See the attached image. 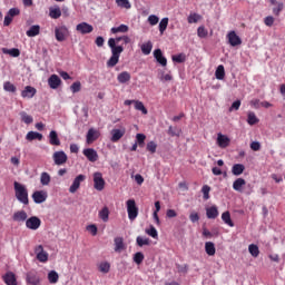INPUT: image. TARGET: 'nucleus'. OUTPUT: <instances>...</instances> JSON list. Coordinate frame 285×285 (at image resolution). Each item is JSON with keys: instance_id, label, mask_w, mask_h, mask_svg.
Segmentation results:
<instances>
[{"instance_id": "obj_42", "label": "nucleus", "mask_w": 285, "mask_h": 285, "mask_svg": "<svg viewBox=\"0 0 285 285\" xmlns=\"http://www.w3.org/2000/svg\"><path fill=\"white\" fill-rule=\"evenodd\" d=\"M202 193H203V199L205 202H208V199H210V186L204 185L202 187Z\"/></svg>"}, {"instance_id": "obj_19", "label": "nucleus", "mask_w": 285, "mask_h": 285, "mask_svg": "<svg viewBox=\"0 0 285 285\" xmlns=\"http://www.w3.org/2000/svg\"><path fill=\"white\" fill-rule=\"evenodd\" d=\"M154 57H155L156 61L158 63H160V66H163V67L168 66V59H166V57H164V52H161V49H156L154 51Z\"/></svg>"}, {"instance_id": "obj_41", "label": "nucleus", "mask_w": 285, "mask_h": 285, "mask_svg": "<svg viewBox=\"0 0 285 285\" xmlns=\"http://www.w3.org/2000/svg\"><path fill=\"white\" fill-rule=\"evenodd\" d=\"M48 281L50 284H57L59 282V274L55 271L49 272Z\"/></svg>"}, {"instance_id": "obj_21", "label": "nucleus", "mask_w": 285, "mask_h": 285, "mask_svg": "<svg viewBox=\"0 0 285 285\" xmlns=\"http://www.w3.org/2000/svg\"><path fill=\"white\" fill-rule=\"evenodd\" d=\"M2 279L7 285H17V276L12 272L6 273V275L2 276Z\"/></svg>"}, {"instance_id": "obj_37", "label": "nucleus", "mask_w": 285, "mask_h": 285, "mask_svg": "<svg viewBox=\"0 0 285 285\" xmlns=\"http://www.w3.org/2000/svg\"><path fill=\"white\" fill-rule=\"evenodd\" d=\"M99 217H100V219H102V222H108V219L110 217V210L108 209V207H104L99 212Z\"/></svg>"}, {"instance_id": "obj_3", "label": "nucleus", "mask_w": 285, "mask_h": 285, "mask_svg": "<svg viewBox=\"0 0 285 285\" xmlns=\"http://www.w3.org/2000/svg\"><path fill=\"white\" fill-rule=\"evenodd\" d=\"M127 205V213L130 222H135L137 217L139 216V207H137V203L135 199H128L126 202Z\"/></svg>"}, {"instance_id": "obj_7", "label": "nucleus", "mask_w": 285, "mask_h": 285, "mask_svg": "<svg viewBox=\"0 0 285 285\" xmlns=\"http://www.w3.org/2000/svg\"><path fill=\"white\" fill-rule=\"evenodd\" d=\"M55 35H56L57 41H66L69 35L68 28L66 26L56 27Z\"/></svg>"}, {"instance_id": "obj_30", "label": "nucleus", "mask_w": 285, "mask_h": 285, "mask_svg": "<svg viewBox=\"0 0 285 285\" xmlns=\"http://www.w3.org/2000/svg\"><path fill=\"white\" fill-rule=\"evenodd\" d=\"M244 186H246V180L244 178H237L234 183H233V188L237 191V193H242V188H244Z\"/></svg>"}, {"instance_id": "obj_46", "label": "nucleus", "mask_w": 285, "mask_h": 285, "mask_svg": "<svg viewBox=\"0 0 285 285\" xmlns=\"http://www.w3.org/2000/svg\"><path fill=\"white\" fill-rule=\"evenodd\" d=\"M188 23H198L202 21V16L198 13H190L187 18Z\"/></svg>"}, {"instance_id": "obj_29", "label": "nucleus", "mask_w": 285, "mask_h": 285, "mask_svg": "<svg viewBox=\"0 0 285 285\" xmlns=\"http://www.w3.org/2000/svg\"><path fill=\"white\" fill-rule=\"evenodd\" d=\"M26 139L27 141H35V139L41 141L43 139V135L37 131H29L26 136Z\"/></svg>"}, {"instance_id": "obj_62", "label": "nucleus", "mask_w": 285, "mask_h": 285, "mask_svg": "<svg viewBox=\"0 0 285 285\" xmlns=\"http://www.w3.org/2000/svg\"><path fill=\"white\" fill-rule=\"evenodd\" d=\"M282 10H284V3L283 2H278L277 7H275L273 9V12L276 17H279V12H282Z\"/></svg>"}, {"instance_id": "obj_26", "label": "nucleus", "mask_w": 285, "mask_h": 285, "mask_svg": "<svg viewBox=\"0 0 285 285\" xmlns=\"http://www.w3.org/2000/svg\"><path fill=\"white\" fill-rule=\"evenodd\" d=\"M130 79H132V76L128 71H121L117 76V81L120 83H128V81H130Z\"/></svg>"}, {"instance_id": "obj_38", "label": "nucleus", "mask_w": 285, "mask_h": 285, "mask_svg": "<svg viewBox=\"0 0 285 285\" xmlns=\"http://www.w3.org/2000/svg\"><path fill=\"white\" fill-rule=\"evenodd\" d=\"M168 28V18H163L159 22L158 29L160 35H164Z\"/></svg>"}, {"instance_id": "obj_48", "label": "nucleus", "mask_w": 285, "mask_h": 285, "mask_svg": "<svg viewBox=\"0 0 285 285\" xmlns=\"http://www.w3.org/2000/svg\"><path fill=\"white\" fill-rule=\"evenodd\" d=\"M40 184L42 186H48L50 184V174L43 171L40 176Z\"/></svg>"}, {"instance_id": "obj_10", "label": "nucleus", "mask_w": 285, "mask_h": 285, "mask_svg": "<svg viewBox=\"0 0 285 285\" xmlns=\"http://www.w3.org/2000/svg\"><path fill=\"white\" fill-rule=\"evenodd\" d=\"M26 282L27 284H30V285H38L39 282H41V278L39 277V274L37 273V271L33 269L27 273Z\"/></svg>"}, {"instance_id": "obj_59", "label": "nucleus", "mask_w": 285, "mask_h": 285, "mask_svg": "<svg viewBox=\"0 0 285 285\" xmlns=\"http://www.w3.org/2000/svg\"><path fill=\"white\" fill-rule=\"evenodd\" d=\"M136 139H137L138 146H140V148H142V146H144L145 141H146V135L137 134L136 135Z\"/></svg>"}, {"instance_id": "obj_17", "label": "nucleus", "mask_w": 285, "mask_h": 285, "mask_svg": "<svg viewBox=\"0 0 285 285\" xmlns=\"http://www.w3.org/2000/svg\"><path fill=\"white\" fill-rule=\"evenodd\" d=\"M216 144L219 148H228L230 146V138L226 135L218 134Z\"/></svg>"}, {"instance_id": "obj_55", "label": "nucleus", "mask_w": 285, "mask_h": 285, "mask_svg": "<svg viewBox=\"0 0 285 285\" xmlns=\"http://www.w3.org/2000/svg\"><path fill=\"white\" fill-rule=\"evenodd\" d=\"M171 59L176 63H184V61H186V56L184 53H179V55L173 56Z\"/></svg>"}, {"instance_id": "obj_8", "label": "nucleus", "mask_w": 285, "mask_h": 285, "mask_svg": "<svg viewBox=\"0 0 285 285\" xmlns=\"http://www.w3.org/2000/svg\"><path fill=\"white\" fill-rule=\"evenodd\" d=\"M99 137H101V132L98 129L90 128L87 131L86 141L88 145L95 144V141H97V139H99Z\"/></svg>"}, {"instance_id": "obj_35", "label": "nucleus", "mask_w": 285, "mask_h": 285, "mask_svg": "<svg viewBox=\"0 0 285 285\" xmlns=\"http://www.w3.org/2000/svg\"><path fill=\"white\" fill-rule=\"evenodd\" d=\"M49 17L51 19H59V17H61V9L59 7L50 8L49 9Z\"/></svg>"}, {"instance_id": "obj_4", "label": "nucleus", "mask_w": 285, "mask_h": 285, "mask_svg": "<svg viewBox=\"0 0 285 285\" xmlns=\"http://www.w3.org/2000/svg\"><path fill=\"white\" fill-rule=\"evenodd\" d=\"M94 187L96 190H104L106 188V180L104 179V175L99 171L94 174Z\"/></svg>"}, {"instance_id": "obj_15", "label": "nucleus", "mask_w": 285, "mask_h": 285, "mask_svg": "<svg viewBox=\"0 0 285 285\" xmlns=\"http://www.w3.org/2000/svg\"><path fill=\"white\" fill-rule=\"evenodd\" d=\"M227 39L229 46H232L233 48H235L236 46H242V38H239V36H237L235 31H229L227 35Z\"/></svg>"}, {"instance_id": "obj_32", "label": "nucleus", "mask_w": 285, "mask_h": 285, "mask_svg": "<svg viewBox=\"0 0 285 285\" xmlns=\"http://www.w3.org/2000/svg\"><path fill=\"white\" fill-rule=\"evenodd\" d=\"M215 77L216 79H218L219 81L224 80V78L226 77V70L224 69V65H219L215 71Z\"/></svg>"}, {"instance_id": "obj_27", "label": "nucleus", "mask_w": 285, "mask_h": 285, "mask_svg": "<svg viewBox=\"0 0 285 285\" xmlns=\"http://www.w3.org/2000/svg\"><path fill=\"white\" fill-rule=\"evenodd\" d=\"M205 252L209 257L215 256L217 253V249L215 248V243L213 242H206L205 243Z\"/></svg>"}, {"instance_id": "obj_34", "label": "nucleus", "mask_w": 285, "mask_h": 285, "mask_svg": "<svg viewBox=\"0 0 285 285\" xmlns=\"http://www.w3.org/2000/svg\"><path fill=\"white\" fill-rule=\"evenodd\" d=\"M222 219L225 224H227V226H230V228L235 226V223H233V219H230V212L223 213Z\"/></svg>"}, {"instance_id": "obj_28", "label": "nucleus", "mask_w": 285, "mask_h": 285, "mask_svg": "<svg viewBox=\"0 0 285 285\" xmlns=\"http://www.w3.org/2000/svg\"><path fill=\"white\" fill-rule=\"evenodd\" d=\"M244 170H246V167L243 164H235L232 167V174L235 175V177H239V175H243Z\"/></svg>"}, {"instance_id": "obj_40", "label": "nucleus", "mask_w": 285, "mask_h": 285, "mask_svg": "<svg viewBox=\"0 0 285 285\" xmlns=\"http://www.w3.org/2000/svg\"><path fill=\"white\" fill-rule=\"evenodd\" d=\"M248 252L252 255V257H259V247L255 244H250L248 246Z\"/></svg>"}, {"instance_id": "obj_54", "label": "nucleus", "mask_w": 285, "mask_h": 285, "mask_svg": "<svg viewBox=\"0 0 285 285\" xmlns=\"http://www.w3.org/2000/svg\"><path fill=\"white\" fill-rule=\"evenodd\" d=\"M134 262H135V264H137L138 266H139V264H142V262H144V253L137 252V253L134 255Z\"/></svg>"}, {"instance_id": "obj_6", "label": "nucleus", "mask_w": 285, "mask_h": 285, "mask_svg": "<svg viewBox=\"0 0 285 285\" xmlns=\"http://www.w3.org/2000/svg\"><path fill=\"white\" fill-rule=\"evenodd\" d=\"M41 226V219L37 216H31L26 220V227L29 228V230H39Z\"/></svg>"}, {"instance_id": "obj_61", "label": "nucleus", "mask_w": 285, "mask_h": 285, "mask_svg": "<svg viewBox=\"0 0 285 285\" xmlns=\"http://www.w3.org/2000/svg\"><path fill=\"white\" fill-rule=\"evenodd\" d=\"M11 19H14V17H19V14H21V11L18 8H11L8 13Z\"/></svg>"}, {"instance_id": "obj_24", "label": "nucleus", "mask_w": 285, "mask_h": 285, "mask_svg": "<svg viewBox=\"0 0 285 285\" xmlns=\"http://www.w3.org/2000/svg\"><path fill=\"white\" fill-rule=\"evenodd\" d=\"M115 244V253H121V250H126V244H124L122 237H116L114 239Z\"/></svg>"}, {"instance_id": "obj_13", "label": "nucleus", "mask_w": 285, "mask_h": 285, "mask_svg": "<svg viewBox=\"0 0 285 285\" xmlns=\"http://www.w3.org/2000/svg\"><path fill=\"white\" fill-rule=\"evenodd\" d=\"M35 253L37 255L38 262H41L42 264H46V262H48V254L46 250H43V245L36 246Z\"/></svg>"}, {"instance_id": "obj_49", "label": "nucleus", "mask_w": 285, "mask_h": 285, "mask_svg": "<svg viewBox=\"0 0 285 285\" xmlns=\"http://www.w3.org/2000/svg\"><path fill=\"white\" fill-rule=\"evenodd\" d=\"M111 32H112V35H117L119 32H128V26L120 24L119 27H112Z\"/></svg>"}, {"instance_id": "obj_63", "label": "nucleus", "mask_w": 285, "mask_h": 285, "mask_svg": "<svg viewBox=\"0 0 285 285\" xmlns=\"http://www.w3.org/2000/svg\"><path fill=\"white\" fill-rule=\"evenodd\" d=\"M264 23L265 26H267L268 28L273 27V24L275 23V18H273V16H268L264 19Z\"/></svg>"}, {"instance_id": "obj_23", "label": "nucleus", "mask_w": 285, "mask_h": 285, "mask_svg": "<svg viewBox=\"0 0 285 285\" xmlns=\"http://www.w3.org/2000/svg\"><path fill=\"white\" fill-rule=\"evenodd\" d=\"M13 222H28V213L26 210H18L12 216Z\"/></svg>"}, {"instance_id": "obj_57", "label": "nucleus", "mask_w": 285, "mask_h": 285, "mask_svg": "<svg viewBox=\"0 0 285 285\" xmlns=\"http://www.w3.org/2000/svg\"><path fill=\"white\" fill-rule=\"evenodd\" d=\"M3 52H6L7 55H10V57H19V55H21V51H19V49L13 48V49H3Z\"/></svg>"}, {"instance_id": "obj_16", "label": "nucleus", "mask_w": 285, "mask_h": 285, "mask_svg": "<svg viewBox=\"0 0 285 285\" xmlns=\"http://www.w3.org/2000/svg\"><path fill=\"white\" fill-rule=\"evenodd\" d=\"M124 135H126V128L122 127L120 129H112L110 141H112V144H117V141H119Z\"/></svg>"}, {"instance_id": "obj_36", "label": "nucleus", "mask_w": 285, "mask_h": 285, "mask_svg": "<svg viewBox=\"0 0 285 285\" xmlns=\"http://www.w3.org/2000/svg\"><path fill=\"white\" fill-rule=\"evenodd\" d=\"M20 117H21V121H23V124H27V125H30L35 121L32 116L28 115L26 111H21Z\"/></svg>"}, {"instance_id": "obj_20", "label": "nucleus", "mask_w": 285, "mask_h": 285, "mask_svg": "<svg viewBox=\"0 0 285 285\" xmlns=\"http://www.w3.org/2000/svg\"><path fill=\"white\" fill-rule=\"evenodd\" d=\"M48 83L52 90H57V88L61 86V78H59L57 75H51L48 79Z\"/></svg>"}, {"instance_id": "obj_52", "label": "nucleus", "mask_w": 285, "mask_h": 285, "mask_svg": "<svg viewBox=\"0 0 285 285\" xmlns=\"http://www.w3.org/2000/svg\"><path fill=\"white\" fill-rule=\"evenodd\" d=\"M197 36L200 38V39H206V37H208V30L206 29V27H198L197 29Z\"/></svg>"}, {"instance_id": "obj_14", "label": "nucleus", "mask_w": 285, "mask_h": 285, "mask_svg": "<svg viewBox=\"0 0 285 285\" xmlns=\"http://www.w3.org/2000/svg\"><path fill=\"white\" fill-rule=\"evenodd\" d=\"M31 197H32L35 204H43V202H46V199H48V191L37 190L32 194Z\"/></svg>"}, {"instance_id": "obj_45", "label": "nucleus", "mask_w": 285, "mask_h": 285, "mask_svg": "<svg viewBox=\"0 0 285 285\" xmlns=\"http://www.w3.org/2000/svg\"><path fill=\"white\" fill-rule=\"evenodd\" d=\"M118 8H125L126 10H130L132 6L129 0H116Z\"/></svg>"}, {"instance_id": "obj_43", "label": "nucleus", "mask_w": 285, "mask_h": 285, "mask_svg": "<svg viewBox=\"0 0 285 285\" xmlns=\"http://www.w3.org/2000/svg\"><path fill=\"white\" fill-rule=\"evenodd\" d=\"M98 271L105 274L110 273V263L108 262L100 263L98 266Z\"/></svg>"}, {"instance_id": "obj_18", "label": "nucleus", "mask_w": 285, "mask_h": 285, "mask_svg": "<svg viewBox=\"0 0 285 285\" xmlns=\"http://www.w3.org/2000/svg\"><path fill=\"white\" fill-rule=\"evenodd\" d=\"M37 95V89L32 86H26L24 89L21 91V97L23 99H32Z\"/></svg>"}, {"instance_id": "obj_56", "label": "nucleus", "mask_w": 285, "mask_h": 285, "mask_svg": "<svg viewBox=\"0 0 285 285\" xmlns=\"http://www.w3.org/2000/svg\"><path fill=\"white\" fill-rule=\"evenodd\" d=\"M147 150H148V153H151V155H155V153H157V142L149 141L147 144Z\"/></svg>"}, {"instance_id": "obj_39", "label": "nucleus", "mask_w": 285, "mask_h": 285, "mask_svg": "<svg viewBox=\"0 0 285 285\" xmlns=\"http://www.w3.org/2000/svg\"><path fill=\"white\" fill-rule=\"evenodd\" d=\"M167 132L170 137H179L181 135V129L177 128V127L169 126Z\"/></svg>"}, {"instance_id": "obj_47", "label": "nucleus", "mask_w": 285, "mask_h": 285, "mask_svg": "<svg viewBox=\"0 0 285 285\" xmlns=\"http://www.w3.org/2000/svg\"><path fill=\"white\" fill-rule=\"evenodd\" d=\"M142 55H150L153 52V42L148 41L141 46Z\"/></svg>"}, {"instance_id": "obj_11", "label": "nucleus", "mask_w": 285, "mask_h": 285, "mask_svg": "<svg viewBox=\"0 0 285 285\" xmlns=\"http://www.w3.org/2000/svg\"><path fill=\"white\" fill-rule=\"evenodd\" d=\"M76 30L80 32V35H90L95 28L88 22H80L76 26Z\"/></svg>"}, {"instance_id": "obj_33", "label": "nucleus", "mask_w": 285, "mask_h": 285, "mask_svg": "<svg viewBox=\"0 0 285 285\" xmlns=\"http://www.w3.org/2000/svg\"><path fill=\"white\" fill-rule=\"evenodd\" d=\"M247 124L249 126H255V124H259V118H257V116L255 115V112L249 111L247 114Z\"/></svg>"}, {"instance_id": "obj_9", "label": "nucleus", "mask_w": 285, "mask_h": 285, "mask_svg": "<svg viewBox=\"0 0 285 285\" xmlns=\"http://www.w3.org/2000/svg\"><path fill=\"white\" fill-rule=\"evenodd\" d=\"M81 181H86V176L83 174L78 175L75 179L71 186L69 187V193L75 194L77 190H79L81 186Z\"/></svg>"}, {"instance_id": "obj_25", "label": "nucleus", "mask_w": 285, "mask_h": 285, "mask_svg": "<svg viewBox=\"0 0 285 285\" xmlns=\"http://www.w3.org/2000/svg\"><path fill=\"white\" fill-rule=\"evenodd\" d=\"M207 219H217L219 217V210L217 209V206H212L206 209Z\"/></svg>"}, {"instance_id": "obj_5", "label": "nucleus", "mask_w": 285, "mask_h": 285, "mask_svg": "<svg viewBox=\"0 0 285 285\" xmlns=\"http://www.w3.org/2000/svg\"><path fill=\"white\" fill-rule=\"evenodd\" d=\"M52 159L56 166H63L68 161V155L63 150L55 151L52 155Z\"/></svg>"}, {"instance_id": "obj_12", "label": "nucleus", "mask_w": 285, "mask_h": 285, "mask_svg": "<svg viewBox=\"0 0 285 285\" xmlns=\"http://www.w3.org/2000/svg\"><path fill=\"white\" fill-rule=\"evenodd\" d=\"M82 155L88 159V161H91V164H95L99 159V154H97V150L94 148H86L82 150Z\"/></svg>"}, {"instance_id": "obj_50", "label": "nucleus", "mask_w": 285, "mask_h": 285, "mask_svg": "<svg viewBox=\"0 0 285 285\" xmlns=\"http://www.w3.org/2000/svg\"><path fill=\"white\" fill-rule=\"evenodd\" d=\"M3 90H6V92H17V87L12 82L6 81L3 83Z\"/></svg>"}, {"instance_id": "obj_2", "label": "nucleus", "mask_w": 285, "mask_h": 285, "mask_svg": "<svg viewBox=\"0 0 285 285\" xmlns=\"http://www.w3.org/2000/svg\"><path fill=\"white\" fill-rule=\"evenodd\" d=\"M13 188L16 193V199H18L20 204L28 206L30 204V199L28 198V188H26L24 185L18 181L13 183Z\"/></svg>"}, {"instance_id": "obj_64", "label": "nucleus", "mask_w": 285, "mask_h": 285, "mask_svg": "<svg viewBox=\"0 0 285 285\" xmlns=\"http://www.w3.org/2000/svg\"><path fill=\"white\" fill-rule=\"evenodd\" d=\"M87 230L95 237L97 235V225H88Z\"/></svg>"}, {"instance_id": "obj_51", "label": "nucleus", "mask_w": 285, "mask_h": 285, "mask_svg": "<svg viewBox=\"0 0 285 285\" xmlns=\"http://www.w3.org/2000/svg\"><path fill=\"white\" fill-rule=\"evenodd\" d=\"M136 242H137V244H138V246H150V238H144V237H141V236H138L137 238H136Z\"/></svg>"}, {"instance_id": "obj_53", "label": "nucleus", "mask_w": 285, "mask_h": 285, "mask_svg": "<svg viewBox=\"0 0 285 285\" xmlns=\"http://www.w3.org/2000/svg\"><path fill=\"white\" fill-rule=\"evenodd\" d=\"M145 233L149 235V237H153L154 239H157V237H159V234L157 233V228H155V226H150V228L146 229Z\"/></svg>"}, {"instance_id": "obj_44", "label": "nucleus", "mask_w": 285, "mask_h": 285, "mask_svg": "<svg viewBox=\"0 0 285 285\" xmlns=\"http://www.w3.org/2000/svg\"><path fill=\"white\" fill-rule=\"evenodd\" d=\"M136 110H140L142 115H148V109H146V106H144V102L136 100L134 101Z\"/></svg>"}, {"instance_id": "obj_22", "label": "nucleus", "mask_w": 285, "mask_h": 285, "mask_svg": "<svg viewBox=\"0 0 285 285\" xmlns=\"http://www.w3.org/2000/svg\"><path fill=\"white\" fill-rule=\"evenodd\" d=\"M49 144L51 146H61V140L59 139V134H57V131L51 130L49 132Z\"/></svg>"}, {"instance_id": "obj_60", "label": "nucleus", "mask_w": 285, "mask_h": 285, "mask_svg": "<svg viewBox=\"0 0 285 285\" xmlns=\"http://www.w3.org/2000/svg\"><path fill=\"white\" fill-rule=\"evenodd\" d=\"M148 23L151 26H157V23H159V17L155 16V14H150L147 19Z\"/></svg>"}, {"instance_id": "obj_1", "label": "nucleus", "mask_w": 285, "mask_h": 285, "mask_svg": "<svg viewBox=\"0 0 285 285\" xmlns=\"http://www.w3.org/2000/svg\"><path fill=\"white\" fill-rule=\"evenodd\" d=\"M120 41L125 43V46H128L130 43V37L122 36L117 38H109L108 46L111 50V57L107 61V68H115L117 63H119V58L121 57V52H124V45H118Z\"/></svg>"}, {"instance_id": "obj_58", "label": "nucleus", "mask_w": 285, "mask_h": 285, "mask_svg": "<svg viewBox=\"0 0 285 285\" xmlns=\"http://www.w3.org/2000/svg\"><path fill=\"white\" fill-rule=\"evenodd\" d=\"M70 90L71 92L76 94V92H80L81 91V82L80 81H76L70 86Z\"/></svg>"}, {"instance_id": "obj_31", "label": "nucleus", "mask_w": 285, "mask_h": 285, "mask_svg": "<svg viewBox=\"0 0 285 285\" xmlns=\"http://www.w3.org/2000/svg\"><path fill=\"white\" fill-rule=\"evenodd\" d=\"M41 32V27L39 24H33L27 31V37H37Z\"/></svg>"}]
</instances>
